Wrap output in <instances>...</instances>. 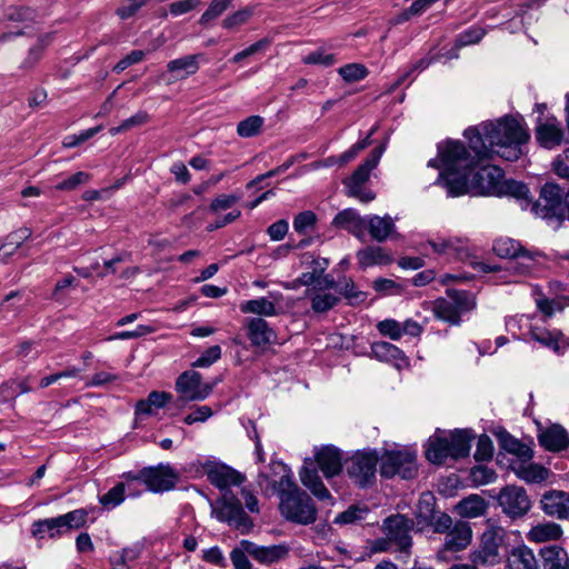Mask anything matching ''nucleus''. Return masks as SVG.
Masks as SVG:
<instances>
[{"instance_id":"338daca9","label":"nucleus","mask_w":569,"mask_h":569,"mask_svg":"<svg viewBox=\"0 0 569 569\" xmlns=\"http://www.w3.org/2000/svg\"><path fill=\"white\" fill-rule=\"evenodd\" d=\"M146 53L142 50H133L113 67V71L120 73L124 71L128 67L140 62L144 58Z\"/></svg>"},{"instance_id":"e2e57ef3","label":"nucleus","mask_w":569,"mask_h":569,"mask_svg":"<svg viewBox=\"0 0 569 569\" xmlns=\"http://www.w3.org/2000/svg\"><path fill=\"white\" fill-rule=\"evenodd\" d=\"M339 298L341 296L346 297L349 300H359L362 299L363 293L359 292L355 289V284L350 279L343 278L342 280H336Z\"/></svg>"},{"instance_id":"bb28decb","label":"nucleus","mask_w":569,"mask_h":569,"mask_svg":"<svg viewBox=\"0 0 569 569\" xmlns=\"http://www.w3.org/2000/svg\"><path fill=\"white\" fill-rule=\"evenodd\" d=\"M539 442L549 451H561L569 447V435L561 426L553 425L539 435Z\"/></svg>"},{"instance_id":"680f3d73","label":"nucleus","mask_w":569,"mask_h":569,"mask_svg":"<svg viewBox=\"0 0 569 569\" xmlns=\"http://www.w3.org/2000/svg\"><path fill=\"white\" fill-rule=\"evenodd\" d=\"M379 332L389 337L392 340H398L401 337V323L393 319H386L377 325Z\"/></svg>"},{"instance_id":"58836bf2","label":"nucleus","mask_w":569,"mask_h":569,"mask_svg":"<svg viewBox=\"0 0 569 569\" xmlns=\"http://www.w3.org/2000/svg\"><path fill=\"white\" fill-rule=\"evenodd\" d=\"M64 532L62 523L59 521V517L39 520L32 526V535L36 538L42 539L46 536L54 538Z\"/></svg>"},{"instance_id":"0e129e2a","label":"nucleus","mask_w":569,"mask_h":569,"mask_svg":"<svg viewBox=\"0 0 569 569\" xmlns=\"http://www.w3.org/2000/svg\"><path fill=\"white\" fill-rule=\"evenodd\" d=\"M429 244L432 249H463L469 246V240L466 238L451 237L442 239L440 242L431 240Z\"/></svg>"},{"instance_id":"393cba45","label":"nucleus","mask_w":569,"mask_h":569,"mask_svg":"<svg viewBox=\"0 0 569 569\" xmlns=\"http://www.w3.org/2000/svg\"><path fill=\"white\" fill-rule=\"evenodd\" d=\"M372 355L380 361L391 362L396 368L401 369L408 366L405 353L395 345L387 341H379L371 347Z\"/></svg>"},{"instance_id":"cd10ccee","label":"nucleus","mask_w":569,"mask_h":569,"mask_svg":"<svg viewBox=\"0 0 569 569\" xmlns=\"http://www.w3.org/2000/svg\"><path fill=\"white\" fill-rule=\"evenodd\" d=\"M367 229L372 239L383 242L396 233L395 222L390 216H369Z\"/></svg>"},{"instance_id":"052dcab7","label":"nucleus","mask_w":569,"mask_h":569,"mask_svg":"<svg viewBox=\"0 0 569 569\" xmlns=\"http://www.w3.org/2000/svg\"><path fill=\"white\" fill-rule=\"evenodd\" d=\"M90 176L87 172L78 171L69 178L62 180L56 186L58 190H73L77 187L84 184L89 181Z\"/></svg>"},{"instance_id":"79ce46f5","label":"nucleus","mask_w":569,"mask_h":569,"mask_svg":"<svg viewBox=\"0 0 569 569\" xmlns=\"http://www.w3.org/2000/svg\"><path fill=\"white\" fill-rule=\"evenodd\" d=\"M233 0H211L206 11L201 14L199 23L208 26L219 17H221L228 8L232 4Z\"/></svg>"},{"instance_id":"423d86ee","label":"nucleus","mask_w":569,"mask_h":569,"mask_svg":"<svg viewBox=\"0 0 569 569\" xmlns=\"http://www.w3.org/2000/svg\"><path fill=\"white\" fill-rule=\"evenodd\" d=\"M507 531L503 527L488 520L480 537L479 547L470 555L475 565L493 566L500 562V548L505 543Z\"/></svg>"},{"instance_id":"39448f33","label":"nucleus","mask_w":569,"mask_h":569,"mask_svg":"<svg viewBox=\"0 0 569 569\" xmlns=\"http://www.w3.org/2000/svg\"><path fill=\"white\" fill-rule=\"evenodd\" d=\"M211 516L220 522L240 530L242 533L252 528V521L244 512L238 495L233 491H226L216 501L209 500Z\"/></svg>"},{"instance_id":"0eeeda50","label":"nucleus","mask_w":569,"mask_h":569,"mask_svg":"<svg viewBox=\"0 0 569 569\" xmlns=\"http://www.w3.org/2000/svg\"><path fill=\"white\" fill-rule=\"evenodd\" d=\"M476 307L473 296L467 291L450 289L446 298H439L432 302V312L436 318L450 325H459L462 313Z\"/></svg>"},{"instance_id":"6e6552de","label":"nucleus","mask_w":569,"mask_h":569,"mask_svg":"<svg viewBox=\"0 0 569 569\" xmlns=\"http://www.w3.org/2000/svg\"><path fill=\"white\" fill-rule=\"evenodd\" d=\"M385 144L375 148L362 164H360L355 172L345 180L347 194L357 198L363 203H368L376 198L375 192L363 188V184L369 180L370 172L378 166L382 153L385 152Z\"/></svg>"},{"instance_id":"aec40b11","label":"nucleus","mask_w":569,"mask_h":569,"mask_svg":"<svg viewBox=\"0 0 569 569\" xmlns=\"http://www.w3.org/2000/svg\"><path fill=\"white\" fill-rule=\"evenodd\" d=\"M541 508L548 516L558 519L569 518V493L552 490L546 492L541 498Z\"/></svg>"},{"instance_id":"f257e3e1","label":"nucleus","mask_w":569,"mask_h":569,"mask_svg":"<svg viewBox=\"0 0 569 569\" xmlns=\"http://www.w3.org/2000/svg\"><path fill=\"white\" fill-rule=\"evenodd\" d=\"M483 161L476 153L471 154L461 141L446 140L438 143V158L430 159L428 167L439 169L435 183L443 187L449 197L466 193L509 196L526 209L530 204L528 187L503 179V172L497 166H481L473 172Z\"/></svg>"},{"instance_id":"4be33fe9","label":"nucleus","mask_w":569,"mask_h":569,"mask_svg":"<svg viewBox=\"0 0 569 569\" xmlns=\"http://www.w3.org/2000/svg\"><path fill=\"white\" fill-rule=\"evenodd\" d=\"M332 226L347 230L357 237H362L367 230V219L362 218L355 209H345L337 213Z\"/></svg>"},{"instance_id":"4468645a","label":"nucleus","mask_w":569,"mask_h":569,"mask_svg":"<svg viewBox=\"0 0 569 569\" xmlns=\"http://www.w3.org/2000/svg\"><path fill=\"white\" fill-rule=\"evenodd\" d=\"M203 468L210 483L222 493L233 491V487H240L246 480L244 475L224 463L208 461Z\"/></svg>"},{"instance_id":"f3484780","label":"nucleus","mask_w":569,"mask_h":569,"mask_svg":"<svg viewBox=\"0 0 569 569\" xmlns=\"http://www.w3.org/2000/svg\"><path fill=\"white\" fill-rule=\"evenodd\" d=\"M528 199L530 201V204L525 210H538L537 208H539V206H542V202H546V206L548 207L546 214H557L559 219L562 221V191L557 184L546 183L541 188L540 197L537 201H532L530 192L528 191Z\"/></svg>"},{"instance_id":"ddd939ff","label":"nucleus","mask_w":569,"mask_h":569,"mask_svg":"<svg viewBox=\"0 0 569 569\" xmlns=\"http://www.w3.org/2000/svg\"><path fill=\"white\" fill-rule=\"evenodd\" d=\"M502 512L511 519L523 517L531 508V501L521 487L508 486L498 496Z\"/></svg>"},{"instance_id":"20e7f679","label":"nucleus","mask_w":569,"mask_h":569,"mask_svg":"<svg viewBox=\"0 0 569 569\" xmlns=\"http://www.w3.org/2000/svg\"><path fill=\"white\" fill-rule=\"evenodd\" d=\"M433 531L443 533V547L438 551L439 560L446 559L447 552H458L465 550L472 540V530L469 522L463 520L453 521L447 513H439L431 521Z\"/></svg>"},{"instance_id":"ea45409f","label":"nucleus","mask_w":569,"mask_h":569,"mask_svg":"<svg viewBox=\"0 0 569 569\" xmlns=\"http://www.w3.org/2000/svg\"><path fill=\"white\" fill-rule=\"evenodd\" d=\"M4 18L13 22H36L40 18V14L31 7L9 6L4 11Z\"/></svg>"},{"instance_id":"c85d7f7f","label":"nucleus","mask_w":569,"mask_h":569,"mask_svg":"<svg viewBox=\"0 0 569 569\" xmlns=\"http://www.w3.org/2000/svg\"><path fill=\"white\" fill-rule=\"evenodd\" d=\"M511 468L518 478L525 480L526 482L538 483L545 481L549 476V471L545 467L532 463L530 460L512 461Z\"/></svg>"},{"instance_id":"3c124183","label":"nucleus","mask_w":569,"mask_h":569,"mask_svg":"<svg viewBox=\"0 0 569 569\" xmlns=\"http://www.w3.org/2000/svg\"><path fill=\"white\" fill-rule=\"evenodd\" d=\"M336 57L332 53H328L323 49L315 50L302 58L305 64H318L322 67H330L336 63Z\"/></svg>"},{"instance_id":"a18cd8bd","label":"nucleus","mask_w":569,"mask_h":569,"mask_svg":"<svg viewBox=\"0 0 569 569\" xmlns=\"http://www.w3.org/2000/svg\"><path fill=\"white\" fill-rule=\"evenodd\" d=\"M253 11L250 8H242L238 11L232 12L231 14L227 16L222 22V28L227 30H234L244 23L249 21V19L252 17Z\"/></svg>"},{"instance_id":"5fc2aeb1","label":"nucleus","mask_w":569,"mask_h":569,"mask_svg":"<svg viewBox=\"0 0 569 569\" xmlns=\"http://www.w3.org/2000/svg\"><path fill=\"white\" fill-rule=\"evenodd\" d=\"M149 0H121L116 13L120 19H129L134 16Z\"/></svg>"},{"instance_id":"4c0bfd02","label":"nucleus","mask_w":569,"mask_h":569,"mask_svg":"<svg viewBox=\"0 0 569 569\" xmlns=\"http://www.w3.org/2000/svg\"><path fill=\"white\" fill-rule=\"evenodd\" d=\"M500 446L507 452L513 455L517 458V461H529L532 458V450L510 435H503L500 438Z\"/></svg>"},{"instance_id":"dca6fc26","label":"nucleus","mask_w":569,"mask_h":569,"mask_svg":"<svg viewBox=\"0 0 569 569\" xmlns=\"http://www.w3.org/2000/svg\"><path fill=\"white\" fill-rule=\"evenodd\" d=\"M141 481L147 489L153 492H162L172 489L176 485L177 475L169 465H159L140 470Z\"/></svg>"},{"instance_id":"c756f323","label":"nucleus","mask_w":569,"mask_h":569,"mask_svg":"<svg viewBox=\"0 0 569 569\" xmlns=\"http://www.w3.org/2000/svg\"><path fill=\"white\" fill-rule=\"evenodd\" d=\"M426 457L430 462L437 465L443 463L447 458L451 457L447 436L437 432L430 437L426 449Z\"/></svg>"},{"instance_id":"a19ab883","label":"nucleus","mask_w":569,"mask_h":569,"mask_svg":"<svg viewBox=\"0 0 569 569\" xmlns=\"http://www.w3.org/2000/svg\"><path fill=\"white\" fill-rule=\"evenodd\" d=\"M318 222L317 214L311 210H306L298 213L293 218V229L299 234H310L315 231Z\"/></svg>"},{"instance_id":"1a4fd4ad","label":"nucleus","mask_w":569,"mask_h":569,"mask_svg":"<svg viewBox=\"0 0 569 569\" xmlns=\"http://www.w3.org/2000/svg\"><path fill=\"white\" fill-rule=\"evenodd\" d=\"M379 457L376 451H357L346 459L345 469L355 485L366 488L376 480Z\"/></svg>"},{"instance_id":"13d9d810","label":"nucleus","mask_w":569,"mask_h":569,"mask_svg":"<svg viewBox=\"0 0 569 569\" xmlns=\"http://www.w3.org/2000/svg\"><path fill=\"white\" fill-rule=\"evenodd\" d=\"M485 33L482 28L472 27L457 37V46L466 47L478 43L483 38Z\"/></svg>"},{"instance_id":"473e14b6","label":"nucleus","mask_w":569,"mask_h":569,"mask_svg":"<svg viewBox=\"0 0 569 569\" xmlns=\"http://www.w3.org/2000/svg\"><path fill=\"white\" fill-rule=\"evenodd\" d=\"M248 552L260 562L273 563L287 557L288 548L282 545L268 547L252 546L248 549Z\"/></svg>"},{"instance_id":"c03bdc74","label":"nucleus","mask_w":569,"mask_h":569,"mask_svg":"<svg viewBox=\"0 0 569 569\" xmlns=\"http://www.w3.org/2000/svg\"><path fill=\"white\" fill-rule=\"evenodd\" d=\"M126 485L123 482L117 483L107 493L99 498V502L106 509H113L121 505L124 500Z\"/></svg>"},{"instance_id":"72a5a7b5","label":"nucleus","mask_w":569,"mask_h":569,"mask_svg":"<svg viewBox=\"0 0 569 569\" xmlns=\"http://www.w3.org/2000/svg\"><path fill=\"white\" fill-rule=\"evenodd\" d=\"M487 502L478 495H470L456 506L457 512L465 518H477L487 510Z\"/></svg>"},{"instance_id":"f8f14e48","label":"nucleus","mask_w":569,"mask_h":569,"mask_svg":"<svg viewBox=\"0 0 569 569\" xmlns=\"http://www.w3.org/2000/svg\"><path fill=\"white\" fill-rule=\"evenodd\" d=\"M212 385L202 382L201 375L197 371H186L176 381V390L182 402L204 400L212 392Z\"/></svg>"},{"instance_id":"5701e85b","label":"nucleus","mask_w":569,"mask_h":569,"mask_svg":"<svg viewBox=\"0 0 569 569\" xmlns=\"http://www.w3.org/2000/svg\"><path fill=\"white\" fill-rule=\"evenodd\" d=\"M536 138L543 148L552 149L561 143L563 131L556 119H548L537 126Z\"/></svg>"},{"instance_id":"37998d69","label":"nucleus","mask_w":569,"mask_h":569,"mask_svg":"<svg viewBox=\"0 0 569 569\" xmlns=\"http://www.w3.org/2000/svg\"><path fill=\"white\" fill-rule=\"evenodd\" d=\"M543 569H568L565 566L567 562V555L559 548H547L542 550Z\"/></svg>"},{"instance_id":"e433bc0d","label":"nucleus","mask_w":569,"mask_h":569,"mask_svg":"<svg viewBox=\"0 0 569 569\" xmlns=\"http://www.w3.org/2000/svg\"><path fill=\"white\" fill-rule=\"evenodd\" d=\"M240 310L243 313H253L260 317H272L277 315L274 303L264 297L241 303Z\"/></svg>"},{"instance_id":"b1692460","label":"nucleus","mask_w":569,"mask_h":569,"mask_svg":"<svg viewBox=\"0 0 569 569\" xmlns=\"http://www.w3.org/2000/svg\"><path fill=\"white\" fill-rule=\"evenodd\" d=\"M201 54H188L173 59L167 63V70L173 80H183L197 73L200 68L199 58Z\"/></svg>"},{"instance_id":"c9c22d12","label":"nucleus","mask_w":569,"mask_h":569,"mask_svg":"<svg viewBox=\"0 0 569 569\" xmlns=\"http://www.w3.org/2000/svg\"><path fill=\"white\" fill-rule=\"evenodd\" d=\"M530 337L540 345L559 352L560 343H562L563 336L559 331H549L541 326H532L530 329Z\"/></svg>"},{"instance_id":"f704fd0d","label":"nucleus","mask_w":569,"mask_h":569,"mask_svg":"<svg viewBox=\"0 0 569 569\" xmlns=\"http://www.w3.org/2000/svg\"><path fill=\"white\" fill-rule=\"evenodd\" d=\"M509 569H538L535 555L526 546L513 548L508 558Z\"/></svg>"},{"instance_id":"4d7b16f0","label":"nucleus","mask_w":569,"mask_h":569,"mask_svg":"<svg viewBox=\"0 0 569 569\" xmlns=\"http://www.w3.org/2000/svg\"><path fill=\"white\" fill-rule=\"evenodd\" d=\"M493 455V445L487 435H481L477 441L475 459L478 461L489 460Z\"/></svg>"},{"instance_id":"49530a36","label":"nucleus","mask_w":569,"mask_h":569,"mask_svg":"<svg viewBox=\"0 0 569 569\" xmlns=\"http://www.w3.org/2000/svg\"><path fill=\"white\" fill-rule=\"evenodd\" d=\"M263 119L259 116H250L240 121L237 126V132L240 137L250 138L260 132Z\"/></svg>"},{"instance_id":"f03ea898","label":"nucleus","mask_w":569,"mask_h":569,"mask_svg":"<svg viewBox=\"0 0 569 569\" xmlns=\"http://www.w3.org/2000/svg\"><path fill=\"white\" fill-rule=\"evenodd\" d=\"M463 136L469 141L470 150L480 160L498 156L508 161H516L522 154V146L529 140L527 130L512 117L470 127L465 130Z\"/></svg>"},{"instance_id":"9b49d317","label":"nucleus","mask_w":569,"mask_h":569,"mask_svg":"<svg viewBox=\"0 0 569 569\" xmlns=\"http://www.w3.org/2000/svg\"><path fill=\"white\" fill-rule=\"evenodd\" d=\"M338 290L336 280L331 274L319 278L309 290L311 309L317 313L332 309L340 301Z\"/></svg>"},{"instance_id":"412c9836","label":"nucleus","mask_w":569,"mask_h":569,"mask_svg":"<svg viewBox=\"0 0 569 569\" xmlns=\"http://www.w3.org/2000/svg\"><path fill=\"white\" fill-rule=\"evenodd\" d=\"M316 461L326 478L339 475L342 469L341 452L333 446H325L317 450Z\"/></svg>"},{"instance_id":"09e8293b","label":"nucleus","mask_w":569,"mask_h":569,"mask_svg":"<svg viewBox=\"0 0 569 569\" xmlns=\"http://www.w3.org/2000/svg\"><path fill=\"white\" fill-rule=\"evenodd\" d=\"M86 519L87 512L83 509H77L59 516V521L62 523L64 531L82 527L86 523Z\"/></svg>"},{"instance_id":"8fccbe9b","label":"nucleus","mask_w":569,"mask_h":569,"mask_svg":"<svg viewBox=\"0 0 569 569\" xmlns=\"http://www.w3.org/2000/svg\"><path fill=\"white\" fill-rule=\"evenodd\" d=\"M358 260L365 266L387 264L391 261L388 251H358Z\"/></svg>"},{"instance_id":"9d476101","label":"nucleus","mask_w":569,"mask_h":569,"mask_svg":"<svg viewBox=\"0 0 569 569\" xmlns=\"http://www.w3.org/2000/svg\"><path fill=\"white\" fill-rule=\"evenodd\" d=\"M416 459V452L409 449L386 451L379 458L380 473L386 478L399 475L403 479H411L417 473Z\"/></svg>"},{"instance_id":"a878e982","label":"nucleus","mask_w":569,"mask_h":569,"mask_svg":"<svg viewBox=\"0 0 569 569\" xmlns=\"http://www.w3.org/2000/svg\"><path fill=\"white\" fill-rule=\"evenodd\" d=\"M248 338L253 346L261 347L276 339L274 331L262 318H251L247 322Z\"/></svg>"},{"instance_id":"864d4df0","label":"nucleus","mask_w":569,"mask_h":569,"mask_svg":"<svg viewBox=\"0 0 569 569\" xmlns=\"http://www.w3.org/2000/svg\"><path fill=\"white\" fill-rule=\"evenodd\" d=\"M368 513L367 508H360L358 506H350L346 511L339 513L336 519L335 523H353L358 520H362L366 518Z\"/></svg>"},{"instance_id":"6e6d98bb","label":"nucleus","mask_w":569,"mask_h":569,"mask_svg":"<svg viewBox=\"0 0 569 569\" xmlns=\"http://www.w3.org/2000/svg\"><path fill=\"white\" fill-rule=\"evenodd\" d=\"M270 46V40L268 38H263L254 43H252L251 46H249L248 48H246L244 50L236 53L231 61L234 62V63H239L241 62L243 59L248 58V57H251L258 52H261V51H264L266 49H268V47Z\"/></svg>"},{"instance_id":"2eb2a0df","label":"nucleus","mask_w":569,"mask_h":569,"mask_svg":"<svg viewBox=\"0 0 569 569\" xmlns=\"http://www.w3.org/2000/svg\"><path fill=\"white\" fill-rule=\"evenodd\" d=\"M413 522L403 515L388 517L383 522L386 535L396 543L400 551H408L411 547L410 531Z\"/></svg>"},{"instance_id":"774afa93","label":"nucleus","mask_w":569,"mask_h":569,"mask_svg":"<svg viewBox=\"0 0 569 569\" xmlns=\"http://www.w3.org/2000/svg\"><path fill=\"white\" fill-rule=\"evenodd\" d=\"M212 410L208 406H200L197 407L196 410L189 415H187L183 419V421L187 425H192L196 422H204L212 416Z\"/></svg>"},{"instance_id":"6ab92c4d","label":"nucleus","mask_w":569,"mask_h":569,"mask_svg":"<svg viewBox=\"0 0 569 569\" xmlns=\"http://www.w3.org/2000/svg\"><path fill=\"white\" fill-rule=\"evenodd\" d=\"M299 476L302 485L308 488L316 498L319 500H329L330 503H332V497L320 479L312 461L308 459L305 460Z\"/></svg>"},{"instance_id":"bf43d9fd","label":"nucleus","mask_w":569,"mask_h":569,"mask_svg":"<svg viewBox=\"0 0 569 569\" xmlns=\"http://www.w3.org/2000/svg\"><path fill=\"white\" fill-rule=\"evenodd\" d=\"M221 357V348L212 346L208 348L193 363V367L208 368Z\"/></svg>"},{"instance_id":"de8ad7c7","label":"nucleus","mask_w":569,"mask_h":569,"mask_svg":"<svg viewBox=\"0 0 569 569\" xmlns=\"http://www.w3.org/2000/svg\"><path fill=\"white\" fill-rule=\"evenodd\" d=\"M338 73L347 82H356L362 80L368 74V69L361 63H349L338 69Z\"/></svg>"},{"instance_id":"a211bd4d","label":"nucleus","mask_w":569,"mask_h":569,"mask_svg":"<svg viewBox=\"0 0 569 569\" xmlns=\"http://www.w3.org/2000/svg\"><path fill=\"white\" fill-rule=\"evenodd\" d=\"M300 260L306 269L300 277V281L305 286L316 283L319 278H322L321 273L329 264V259L318 256L316 251H305Z\"/></svg>"},{"instance_id":"7ed1b4c3","label":"nucleus","mask_w":569,"mask_h":569,"mask_svg":"<svg viewBox=\"0 0 569 569\" xmlns=\"http://www.w3.org/2000/svg\"><path fill=\"white\" fill-rule=\"evenodd\" d=\"M284 473L279 480V510L281 516L293 523L308 526L317 520V508L310 496L301 490L292 479V475L287 471L286 466H281Z\"/></svg>"},{"instance_id":"603ef678","label":"nucleus","mask_w":569,"mask_h":569,"mask_svg":"<svg viewBox=\"0 0 569 569\" xmlns=\"http://www.w3.org/2000/svg\"><path fill=\"white\" fill-rule=\"evenodd\" d=\"M436 60H437L436 56H433V57H425V58H421L420 60L416 61L415 63H412V66L409 68V70L403 72L401 76H399V78L395 81V83L391 84V87L389 88L388 91L391 92V91L396 90L400 84H402L405 82V80L412 72L425 70Z\"/></svg>"},{"instance_id":"2f4dec72","label":"nucleus","mask_w":569,"mask_h":569,"mask_svg":"<svg viewBox=\"0 0 569 569\" xmlns=\"http://www.w3.org/2000/svg\"><path fill=\"white\" fill-rule=\"evenodd\" d=\"M447 438L451 458L459 459L469 455L473 436L468 430H456Z\"/></svg>"},{"instance_id":"69168bd1","label":"nucleus","mask_w":569,"mask_h":569,"mask_svg":"<svg viewBox=\"0 0 569 569\" xmlns=\"http://www.w3.org/2000/svg\"><path fill=\"white\" fill-rule=\"evenodd\" d=\"M199 3V0H178L170 3L169 12L173 17H179L194 10Z\"/></svg>"},{"instance_id":"7c9ffc66","label":"nucleus","mask_w":569,"mask_h":569,"mask_svg":"<svg viewBox=\"0 0 569 569\" xmlns=\"http://www.w3.org/2000/svg\"><path fill=\"white\" fill-rule=\"evenodd\" d=\"M562 529L556 522H540L533 526L527 533V539L531 542L542 543L557 540L561 537Z\"/></svg>"}]
</instances>
